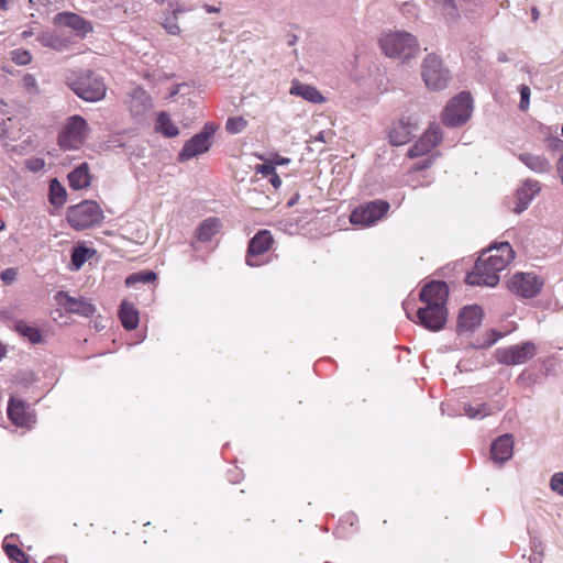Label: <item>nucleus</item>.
<instances>
[{"label": "nucleus", "mask_w": 563, "mask_h": 563, "mask_svg": "<svg viewBox=\"0 0 563 563\" xmlns=\"http://www.w3.org/2000/svg\"><path fill=\"white\" fill-rule=\"evenodd\" d=\"M515 251L508 242H501L485 250L475 263L474 269L465 277L471 286L495 287L503 272L514 260Z\"/></svg>", "instance_id": "1"}, {"label": "nucleus", "mask_w": 563, "mask_h": 563, "mask_svg": "<svg viewBox=\"0 0 563 563\" xmlns=\"http://www.w3.org/2000/svg\"><path fill=\"white\" fill-rule=\"evenodd\" d=\"M449 289L444 282H430L421 292L420 300L423 303L417 310L419 323L430 331H440L446 323V299Z\"/></svg>", "instance_id": "2"}, {"label": "nucleus", "mask_w": 563, "mask_h": 563, "mask_svg": "<svg viewBox=\"0 0 563 563\" xmlns=\"http://www.w3.org/2000/svg\"><path fill=\"white\" fill-rule=\"evenodd\" d=\"M379 46L386 56L402 62L416 58L420 53L417 37L405 31H395L383 35Z\"/></svg>", "instance_id": "3"}, {"label": "nucleus", "mask_w": 563, "mask_h": 563, "mask_svg": "<svg viewBox=\"0 0 563 563\" xmlns=\"http://www.w3.org/2000/svg\"><path fill=\"white\" fill-rule=\"evenodd\" d=\"M421 77L426 87L433 91L445 89L451 80L449 69L443 66L442 59L433 53L423 58Z\"/></svg>", "instance_id": "4"}, {"label": "nucleus", "mask_w": 563, "mask_h": 563, "mask_svg": "<svg viewBox=\"0 0 563 563\" xmlns=\"http://www.w3.org/2000/svg\"><path fill=\"white\" fill-rule=\"evenodd\" d=\"M89 126L87 121L78 114L66 119L58 134V145L63 150H78L88 139Z\"/></svg>", "instance_id": "5"}, {"label": "nucleus", "mask_w": 563, "mask_h": 563, "mask_svg": "<svg viewBox=\"0 0 563 563\" xmlns=\"http://www.w3.org/2000/svg\"><path fill=\"white\" fill-rule=\"evenodd\" d=\"M67 220L71 228L82 230L100 223L103 212L97 202L85 200L68 208Z\"/></svg>", "instance_id": "6"}, {"label": "nucleus", "mask_w": 563, "mask_h": 563, "mask_svg": "<svg viewBox=\"0 0 563 563\" xmlns=\"http://www.w3.org/2000/svg\"><path fill=\"white\" fill-rule=\"evenodd\" d=\"M472 97L468 92H461L452 98L442 113V121L448 126L464 124L472 114Z\"/></svg>", "instance_id": "7"}, {"label": "nucleus", "mask_w": 563, "mask_h": 563, "mask_svg": "<svg viewBox=\"0 0 563 563\" xmlns=\"http://www.w3.org/2000/svg\"><path fill=\"white\" fill-rule=\"evenodd\" d=\"M214 133L216 128L213 124H205L199 133L185 142L181 151L178 153V159L186 162L207 153L212 145Z\"/></svg>", "instance_id": "8"}, {"label": "nucleus", "mask_w": 563, "mask_h": 563, "mask_svg": "<svg viewBox=\"0 0 563 563\" xmlns=\"http://www.w3.org/2000/svg\"><path fill=\"white\" fill-rule=\"evenodd\" d=\"M537 346L531 341L514 344L507 347L497 349L495 357L498 363L507 366L521 365L534 357Z\"/></svg>", "instance_id": "9"}, {"label": "nucleus", "mask_w": 563, "mask_h": 563, "mask_svg": "<svg viewBox=\"0 0 563 563\" xmlns=\"http://www.w3.org/2000/svg\"><path fill=\"white\" fill-rule=\"evenodd\" d=\"M70 87L79 98L89 102L101 100L106 95L104 82L90 71L78 77Z\"/></svg>", "instance_id": "10"}, {"label": "nucleus", "mask_w": 563, "mask_h": 563, "mask_svg": "<svg viewBox=\"0 0 563 563\" xmlns=\"http://www.w3.org/2000/svg\"><path fill=\"white\" fill-rule=\"evenodd\" d=\"M544 279L534 273H516L508 283L511 292L522 298H533L542 290Z\"/></svg>", "instance_id": "11"}, {"label": "nucleus", "mask_w": 563, "mask_h": 563, "mask_svg": "<svg viewBox=\"0 0 563 563\" xmlns=\"http://www.w3.org/2000/svg\"><path fill=\"white\" fill-rule=\"evenodd\" d=\"M389 203L384 200L371 201L354 209L350 221L355 225L368 227L380 220L388 211Z\"/></svg>", "instance_id": "12"}, {"label": "nucleus", "mask_w": 563, "mask_h": 563, "mask_svg": "<svg viewBox=\"0 0 563 563\" xmlns=\"http://www.w3.org/2000/svg\"><path fill=\"white\" fill-rule=\"evenodd\" d=\"M419 120L415 115L404 117L394 123L389 131V141L394 146L407 144L418 132Z\"/></svg>", "instance_id": "13"}, {"label": "nucleus", "mask_w": 563, "mask_h": 563, "mask_svg": "<svg viewBox=\"0 0 563 563\" xmlns=\"http://www.w3.org/2000/svg\"><path fill=\"white\" fill-rule=\"evenodd\" d=\"M274 242L273 235L268 230L258 231L249 243L246 264L250 267H257L262 264L257 260L260 255L265 254L272 247Z\"/></svg>", "instance_id": "14"}, {"label": "nucleus", "mask_w": 563, "mask_h": 563, "mask_svg": "<svg viewBox=\"0 0 563 563\" xmlns=\"http://www.w3.org/2000/svg\"><path fill=\"white\" fill-rule=\"evenodd\" d=\"M57 305L63 307L66 311L76 313L82 317H91L96 313L95 305L85 298H75L65 291H58L55 295Z\"/></svg>", "instance_id": "15"}, {"label": "nucleus", "mask_w": 563, "mask_h": 563, "mask_svg": "<svg viewBox=\"0 0 563 563\" xmlns=\"http://www.w3.org/2000/svg\"><path fill=\"white\" fill-rule=\"evenodd\" d=\"M441 141L442 134L439 126H431L408 151V157L416 158L423 156L434 148Z\"/></svg>", "instance_id": "16"}, {"label": "nucleus", "mask_w": 563, "mask_h": 563, "mask_svg": "<svg viewBox=\"0 0 563 563\" xmlns=\"http://www.w3.org/2000/svg\"><path fill=\"white\" fill-rule=\"evenodd\" d=\"M540 191L541 185L538 180H525L515 194L516 205L512 209L514 212L521 213L527 210L531 201L539 195Z\"/></svg>", "instance_id": "17"}, {"label": "nucleus", "mask_w": 563, "mask_h": 563, "mask_svg": "<svg viewBox=\"0 0 563 563\" xmlns=\"http://www.w3.org/2000/svg\"><path fill=\"white\" fill-rule=\"evenodd\" d=\"M54 20L55 24L74 30L77 35L81 37L86 36L92 31L91 23L76 13L60 12L55 15Z\"/></svg>", "instance_id": "18"}, {"label": "nucleus", "mask_w": 563, "mask_h": 563, "mask_svg": "<svg viewBox=\"0 0 563 563\" xmlns=\"http://www.w3.org/2000/svg\"><path fill=\"white\" fill-rule=\"evenodd\" d=\"M8 417L18 427L30 428L34 422V415L26 410L22 400L11 398L8 406Z\"/></svg>", "instance_id": "19"}, {"label": "nucleus", "mask_w": 563, "mask_h": 563, "mask_svg": "<svg viewBox=\"0 0 563 563\" xmlns=\"http://www.w3.org/2000/svg\"><path fill=\"white\" fill-rule=\"evenodd\" d=\"M483 318L482 308L477 305L464 307L459 314L457 330L467 332L481 324Z\"/></svg>", "instance_id": "20"}, {"label": "nucleus", "mask_w": 563, "mask_h": 563, "mask_svg": "<svg viewBox=\"0 0 563 563\" xmlns=\"http://www.w3.org/2000/svg\"><path fill=\"white\" fill-rule=\"evenodd\" d=\"M492 459L496 463H504L514 454V438L511 434H503L495 440L490 448Z\"/></svg>", "instance_id": "21"}, {"label": "nucleus", "mask_w": 563, "mask_h": 563, "mask_svg": "<svg viewBox=\"0 0 563 563\" xmlns=\"http://www.w3.org/2000/svg\"><path fill=\"white\" fill-rule=\"evenodd\" d=\"M518 159L536 174H545L552 169L550 161L540 154L520 153Z\"/></svg>", "instance_id": "22"}, {"label": "nucleus", "mask_w": 563, "mask_h": 563, "mask_svg": "<svg viewBox=\"0 0 563 563\" xmlns=\"http://www.w3.org/2000/svg\"><path fill=\"white\" fill-rule=\"evenodd\" d=\"M129 106L132 114L139 117L152 107V102L147 92L136 87L130 92Z\"/></svg>", "instance_id": "23"}, {"label": "nucleus", "mask_w": 563, "mask_h": 563, "mask_svg": "<svg viewBox=\"0 0 563 563\" xmlns=\"http://www.w3.org/2000/svg\"><path fill=\"white\" fill-rule=\"evenodd\" d=\"M290 93L294 96L301 97L302 99L313 103L324 102V97L316 87L302 84L298 80L292 81Z\"/></svg>", "instance_id": "24"}, {"label": "nucleus", "mask_w": 563, "mask_h": 563, "mask_svg": "<svg viewBox=\"0 0 563 563\" xmlns=\"http://www.w3.org/2000/svg\"><path fill=\"white\" fill-rule=\"evenodd\" d=\"M91 175L87 163L80 164L68 174V183L74 190H80L90 186Z\"/></svg>", "instance_id": "25"}, {"label": "nucleus", "mask_w": 563, "mask_h": 563, "mask_svg": "<svg viewBox=\"0 0 563 563\" xmlns=\"http://www.w3.org/2000/svg\"><path fill=\"white\" fill-rule=\"evenodd\" d=\"M501 410V406L499 405H492V404H468L465 402L463 405V411L470 419H484L485 417H488L493 415L496 411Z\"/></svg>", "instance_id": "26"}, {"label": "nucleus", "mask_w": 563, "mask_h": 563, "mask_svg": "<svg viewBox=\"0 0 563 563\" xmlns=\"http://www.w3.org/2000/svg\"><path fill=\"white\" fill-rule=\"evenodd\" d=\"M119 318L126 330H134L140 322L139 310L133 303L123 301L120 306Z\"/></svg>", "instance_id": "27"}, {"label": "nucleus", "mask_w": 563, "mask_h": 563, "mask_svg": "<svg viewBox=\"0 0 563 563\" xmlns=\"http://www.w3.org/2000/svg\"><path fill=\"white\" fill-rule=\"evenodd\" d=\"M37 41L45 47L52 48L57 52L65 51L69 41L66 37L57 34L56 32L45 31L37 35Z\"/></svg>", "instance_id": "28"}, {"label": "nucleus", "mask_w": 563, "mask_h": 563, "mask_svg": "<svg viewBox=\"0 0 563 563\" xmlns=\"http://www.w3.org/2000/svg\"><path fill=\"white\" fill-rule=\"evenodd\" d=\"M221 229V222L218 218L206 219L197 229V238L200 242L210 241Z\"/></svg>", "instance_id": "29"}, {"label": "nucleus", "mask_w": 563, "mask_h": 563, "mask_svg": "<svg viewBox=\"0 0 563 563\" xmlns=\"http://www.w3.org/2000/svg\"><path fill=\"white\" fill-rule=\"evenodd\" d=\"M96 254L93 249L85 245H78L71 253V265L74 271H78L82 265Z\"/></svg>", "instance_id": "30"}, {"label": "nucleus", "mask_w": 563, "mask_h": 563, "mask_svg": "<svg viewBox=\"0 0 563 563\" xmlns=\"http://www.w3.org/2000/svg\"><path fill=\"white\" fill-rule=\"evenodd\" d=\"M155 130L168 137L176 135V126L174 125L169 114L164 111L157 114Z\"/></svg>", "instance_id": "31"}, {"label": "nucleus", "mask_w": 563, "mask_h": 563, "mask_svg": "<svg viewBox=\"0 0 563 563\" xmlns=\"http://www.w3.org/2000/svg\"><path fill=\"white\" fill-rule=\"evenodd\" d=\"M66 189L65 187L56 179H52L49 181V201L53 206L59 207L66 202Z\"/></svg>", "instance_id": "32"}, {"label": "nucleus", "mask_w": 563, "mask_h": 563, "mask_svg": "<svg viewBox=\"0 0 563 563\" xmlns=\"http://www.w3.org/2000/svg\"><path fill=\"white\" fill-rule=\"evenodd\" d=\"M156 279V274L154 272H139L131 274L125 279V285L128 287H135L137 284H151Z\"/></svg>", "instance_id": "33"}, {"label": "nucleus", "mask_w": 563, "mask_h": 563, "mask_svg": "<svg viewBox=\"0 0 563 563\" xmlns=\"http://www.w3.org/2000/svg\"><path fill=\"white\" fill-rule=\"evenodd\" d=\"M16 330L25 338L29 339L31 343H40L42 340V334L37 328L31 327L24 322H20L16 324Z\"/></svg>", "instance_id": "34"}, {"label": "nucleus", "mask_w": 563, "mask_h": 563, "mask_svg": "<svg viewBox=\"0 0 563 563\" xmlns=\"http://www.w3.org/2000/svg\"><path fill=\"white\" fill-rule=\"evenodd\" d=\"M4 551L9 559L16 563H29V556L16 545L14 544H3Z\"/></svg>", "instance_id": "35"}, {"label": "nucleus", "mask_w": 563, "mask_h": 563, "mask_svg": "<svg viewBox=\"0 0 563 563\" xmlns=\"http://www.w3.org/2000/svg\"><path fill=\"white\" fill-rule=\"evenodd\" d=\"M168 10L169 14H162L161 23L168 33L176 34V9L173 8L172 3H168Z\"/></svg>", "instance_id": "36"}, {"label": "nucleus", "mask_w": 563, "mask_h": 563, "mask_svg": "<svg viewBox=\"0 0 563 563\" xmlns=\"http://www.w3.org/2000/svg\"><path fill=\"white\" fill-rule=\"evenodd\" d=\"M247 126V121L243 117H232L227 120L225 129L231 134H239Z\"/></svg>", "instance_id": "37"}, {"label": "nucleus", "mask_w": 563, "mask_h": 563, "mask_svg": "<svg viewBox=\"0 0 563 563\" xmlns=\"http://www.w3.org/2000/svg\"><path fill=\"white\" fill-rule=\"evenodd\" d=\"M192 95H195L194 85L189 82L178 84V97L188 96L186 100L181 102L183 107L191 108L195 104V100L192 99Z\"/></svg>", "instance_id": "38"}, {"label": "nucleus", "mask_w": 563, "mask_h": 563, "mask_svg": "<svg viewBox=\"0 0 563 563\" xmlns=\"http://www.w3.org/2000/svg\"><path fill=\"white\" fill-rule=\"evenodd\" d=\"M11 59L21 66L27 65L32 62V55L25 49H14L11 52Z\"/></svg>", "instance_id": "39"}, {"label": "nucleus", "mask_w": 563, "mask_h": 563, "mask_svg": "<svg viewBox=\"0 0 563 563\" xmlns=\"http://www.w3.org/2000/svg\"><path fill=\"white\" fill-rule=\"evenodd\" d=\"M519 92H520L519 109L521 111H527L529 109V104H530L531 90L527 85H521V86H519Z\"/></svg>", "instance_id": "40"}, {"label": "nucleus", "mask_w": 563, "mask_h": 563, "mask_svg": "<svg viewBox=\"0 0 563 563\" xmlns=\"http://www.w3.org/2000/svg\"><path fill=\"white\" fill-rule=\"evenodd\" d=\"M550 487L556 494L563 496V473H555L550 481Z\"/></svg>", "instance_id": "41"}, {"label": "nucleus", "mask_w": 563, "mask_h": 563, "mask_svg": "<svg viewBox=\"0 0 563 563\" xmlns=\"http://www.w3.org/2000/svg\"><path fill=\"white\" fill-rule=\"evenodd\" d=\"M16 276L18 269L15 267L5 268L0 273V279L7 285L12 284L16 279Z\"/></svg>", "instance_id": "42"}, {"label": "nucleus", "mask_w": 563, "mask_h": 563, "mask_svg": "<svg viewBox=\"0 0 563 563\" xmlns=\"http://www.w3.org/2000/svg\"><path fill=\"white\" fill-rule=\"evenodd\" d=\"M432 164H433V156H428L424 159H422L421 162L415 163L411 166L410 172L416 173V172H420V170L427 169Z\"/></svg>", "instance_id": "43"}, {"label": "nucleus", "mask_w": 563, "mask_h": 563, "mask_svg": "<svg viewBox=\"0 0 563 563\" xmlns=\"http://www.w3.org/2000/svg\"><path fill=\"white\" fill-rule=\"evenodd\" d=\"M255 172H256V174H261L263 176H272L276 172V168H275L274 164H272L269 162V163L257 165L255 167Z\"/></svg>", "instance_id": "44"}, {"label": "nucleus", "mask_w": 563, "mask_h": 563, "mask_svg": "<svg viewBox=\"0 0 563 563\" xmlns=\"http://www.w3.org/2000/svg\"><path fill=\"white\" fill-rule=\"evenodd\" d=\"M335 136V133L332 131V130H327V131H320L314 140L317 142H321V143H329V142H332L333 139Z\"/></svg>", "instance_id": "45"}, {"label": "nucleus", "mask_w": 563, "mask_h": 563, "mask_svg": "<svg viewBox=\"0 0 563 563\" xmlns=\"http://www.w3.org/2000/svg\"><path fill=\"white\" fill-rule=\"evenodd\" d=\"M437 1L446 11L448 14L453 15L455 13L454 0H437Z\"/></svg>", "instance_id": "46"}, {"label": "nucleus", "mask_w": 563, "mask_h": 563, "mask_svg": "<svg viewBox=\"0 0 563 563\" xmlns=\"http://www.w3.org/2000/svg\"><path fill=\"white\" fill-rule=\"evenodd\" d=\"M23 82H24L25 88L29 90H36V88H37L36 79L31 74H27L24 76Z\"/></svg>", "instance_id": "47"}, {"label": "nucleus", "mask_w": 563, "mask_h": 563, "mask_svg": "<svg viewBox=\"0 0 563 563\" xmlns=\"http://www.w3.org/2000/svg\"><path fill=\"white\" fill-rule=\"evenodd\" d=\"M44 161L41 159V158H34V159H30L27 162V167L32 172H38L41 170L43 167H44Z\"/></svg>", "instance_id": "48"}, {"label": "nucleus", "mask_w": 563, "mask_h": 563, "mask_svg": "<svg viewBox=\"0 0 563 563\" xmlns=\"http://www.w3.org/2000/svg\"><path fill=\"white\" fill-rule=\"evenodd\" d=\"M272 164H274V166L276 167V165H287L290 163V158H287V157H280V156H275V158L273 161H271Z\"/></svg>", "instance_id": "49"}, {"label": "nucleus", "mask_w": 563, "mask_h": 563, "mask_svg": "<svg viewBox=\"0 0 563 563\" xmlns=\"http://www.w3.org/2000/svg\"><path fill=\"white\" fill-rule=\"evenodd\" d=\"M271 184L272 186L275 188V189H278L280 186H282V179L280 177L276 174V172L271 176Z\"/></svg>", "instance_id": "50"}, {"label": "nucleus", "mask_w": 563, "mask_h": 563, "mask_svg": "<svg viewBox=\"0 0 563 563\" xmlns=\"http://www.w3.org/2000/svg\"><path fill=\"white\" fill-rule=\"evenodd\" d=\"M558 173L563 185V155L560 157V161L558 163Z\"/></svg>", "instance_id": "51"}, {"label": "nucleus", "mask_w": 563, "mask_h": 563, "mask_svg": "<svg viewBox=\"0 0 563 563\" xmlns=\"http://www.w3.org/2000/svg\"><path fill=\"white\" fill-rule=\"evenodd\" d=\"M497 60H498L499 63H506V62H508V57H507L506 53H504V52H499V53H498V55H497Z\"/></svg>", "instance_id": "52"}, {"label": "nucleus", "mask_w": 563, "mask_h": 563, "mask_svg": "<svg viewBox=\"0 0 563 563\" xmlns=\"http://www.w3.org/2000/svg\"><path fill=\"white\" fill-rule=\"evenodd\" d=\"M205 9L208 13H216V12H219L220 9L217 8V7H213V5H209V4H206L205 5Z\"/></svg>", "instance_id": "53"}, {"label": "nucleus", "mask_w": 563, "mask_h": 563, "mask_svg": "<svg viewBox=\"0 0 563 563\" xmlns=\"http://www.w3.org/2000/svg\"><path fill=\"white\" fill-rule=\"evenodd\" d=\"M32 35H33V31H32V30H24V31L20 34L21 38H23V40H26L27 37H30V36H32Z\"/></svg>", "instance_id": "54"}, {"label": "nucleus", "mask_w": 563, "mask_h": 563, "mask_svg": "<svg viewBox=\"0 0 563 563\" xmlns=\"http://www.w3.org/2000/svg\"><path fill=\"white\" fill-rule=\"evenodd\" d=\"M531 13H532V19H533L534 21L539 19V14H540V13H539L538 9L533 8V9H532V11H531Z\"/></svg>", "instance_id": "55"}, {"label": "nucleus", "mask_w": 563, "mask_h": 563, "mask_svg": "<svg viewBox=\"0 0 563 563\" xmlns=\"http://www.w3.org/2000/svg\"><path fill=\"white\" fill-rule=\"evenodd\" d=\"M8 8V1L7 0H0V9L7 10Z\"/></svg>", "instance_id": "56"}, {"label": "nucleus", "mask_w": 563, "mask_h": 563, "mask_svg": "<svg viewBox=\"0 0 563 563\" xmlns=\"http://www.w3.org/2000/svg\"><path fill=\"white\" fill-rule=\"evenodd\" d=\"M5 228V223L3 220L0 219V231H2Z\"/></svg>", "instance_id": "57"}, {"label": "nucleus", "mask_w": 563, "mask_h": 563, "mask_svg": "<svg viewBox=\"0 0 563 563\" xmlns=\"http://www.w3.org/2000/svg\"><path fill=\"white\" fill-rule=\"evenodd\" d=\"M531 563H541V562H540V559L533 558V559H531Z\"/></svg>", "instance_id": "58"}, {"label": "nucleus", "mask_w": 563, "mask_h": 563, "mask_svg": "<svg viewBox=\"0 0 563 563\" xmlns=\"http://www.w3.org/2000/svg\"><path fill=\"white\" fill-rule=\"evenodd\" d=\"M166 0H155V2L159 3V4H164Z\"/></svg>", "instance_id": "59"}, {"label": "nucleus", "mask_w": 563, "mask_h": 563, "mask_svg": "<svg viewBox=\"0 0 563 563\" xmlns=\"http://www.w3.org/2000/svg\"><path fill=\"white\" fill-rule=\"evenodd\" d=\"M295 42H296V36H294V38H292V40H290V43H289V44H290V45H292Z\"/></svg>", "instance_id": "60"}, {"label": "nucleus", "mask_w": 563, "mask_h": 563, "mask_svg": "<svg viewBox=\"0 0 563 563\" xmlns=\"http://www.w3.org/2000/svg\"><path fill=\"white\" fill-rule=\"evenodd\" d=\"M174 95H176V91H175V90H172V91H170V96H174Z\"/></svg>", "instance_id": "61"}, {"label": "nucleus", "mask_w": 563, "mask_h": 563, "mask_svg": "<svg viewBox=\"0 0 563 563\" xmlns=\"http://www.w3.org/2000/svg\"><path fill=\"white\" fill-rule=\"evenodd\" d=\"M562 135H563V125H562Z\"/></svg>", "instance_id": "62"}]
</instances>
